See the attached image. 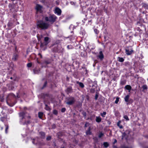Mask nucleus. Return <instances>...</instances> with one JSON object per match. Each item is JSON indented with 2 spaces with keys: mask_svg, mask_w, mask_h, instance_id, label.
<instances>
[{
  "mask_svg": "<svg viewBox=\"0 0 148 148\" xmlns=\"http://www.w3.org/2000/svg\"><path fill=\"white\" fill-rule=\"evenodd\" d=\"M40 38H38V42L40 44V47L42 50L45 51L47 48V45L50 42V38L48 37H45L44 38V41L41 40Z\"/></svg>",
  "mask_w": 148,
  "mask_h": 148,
  "instance_id": "f257e3e1",
  "label": "nucleus"
},
{
  "mask_svg": "<svg viewBox=\"0 0 148 148\" xmlns=\"http://www.w3.org/2000/svg\"><path fill=\"white\" fill-rule=\"evenodd\" d=\"M49 26V24L42 20L38 21L37 23V28L42 30H46L48 29Z\"/></svg>",
  "mask_w": 148,
  "mask_h": 148,
  "instance_id": "f03ea898",
  "label": "nucleus"
},
{
  "mask_svg": "<svg viewBox=\"0 0 148 148\" xmlns=\"http://www.w3.org/2000/svg\"><path fill=\"white\" fill-rule=\"evenodd\" d=\"M58 19L57 17L54 14H50L48 16H45V20L46 22H49L52 24L56 21Z\"/></svg>",
  "mask_w": 148,
  "mask_h": 148,
  "instance_id": "7ed1b4c3",
  "label": "nucleus"
},
{
  "mask_svg": "<svg viewBox=\"0 0 148 148\" xmlns=\"http://www.w3.org/2000/svg\"><path fill=\"white\" fill-rule=\"evenodd\" d=\"M53 61V60L50 58H45L41 61V64L47 65L50 64Z\"/></svg>",
  "mask_w": 148,
  "mask_h": 148,
  "instance_id": "20e7f679",
  "label": "nucleus"
},
{
  "mask_svg": "<svg viewBox=\"0 0 148 148\" xmlns=\"http://www.w3.org/2000/svg\"><path fill=\"white\" fill-rule=\"evenodd\" d=\"M66 104L69 105L73 104L75 101V100L74 97L72 96H69L66 98Z\"/></svg>",
  "mask_w": 148,
  "mask_h": 148,
  "instance_id": "39448f33",
  "label": "nucleus"
},
{
  "mask_svg": "<svg viewBox=\"0 0 148 148\" xmlns=\"http://www.w3.org/2000/svg\"><path fill=\"white\" fill-rule=\"evenodd\" d=\"M133 51L131 47H128L125 49V53L127 55H131Z\"/></svg>",
  "mask_w": 148,
  "mask_h": 148,
  "instance_id": "423d86ee",
  "label": "nucleus"
},
{
  "mask_svg": "<svg viewBox=\"0 0 148 148\" xmlns=\"http://www.w3.org/2000/svg\"><path fill=\"white\" fill-rule=\"evenodd\" d=\"M19 58L18 53L17 52H15L13 54L12 59L15 61H16Z\"/></svg>",
  "mask_w": 148,
  "mask_h": 148,
  "instance_id": "0eeeda50",
  "label": "nucleus"
},
{
  "mask_svg": "<svg viewBox=\"0 0 148 148\" xmlns=\"http://www.w3.org/2000/svg\"><path fill=\"white\" fill-rule=\"evenodd\" d=\"M89 86L90 87H95L97 88V82L96 81H95L94 82L90 80L89 82Z\"/></svg>",
  "mask_w": 148,
  "mask_h": 148,
  "instance_id": "6e6552de",
  "label": "nucleus"
},
{
  "mask_svg": "<svg viewBox=\"0 0 148 148\" xmlns=\"http://www.w3.org/2000/svg\"><path fill=\"white\" fill-rule=\"evenodd\" d=\"M62 11L58 7H56L55 9V13L56 14L60 16L61 15Z\"/></svg>",
  "mask_w": 148,
  "mask_h": 148,
  "instance_id": "1a4fd4ad",
  "label": "nucleus"
},
{
  "mask_svg": "<svg viewBox=\"0 0 148 148\" xmlns=\"http://www.w3.org/2000/svg\"><path fill=\"white\" fill-rule=\"evenodd\" d=\"M65 92L68 95L73 92V89L72 87L70 86L68 87L65 90Z\"/></svg>",
  "mask_w": 148,
  "mask_h": 148,
  "instance_id": "9d476101",
  "label": "nucleus"
},
{
  "mask_svg": "<svg viewBox=\"0 0 148 148\" xmlns=\"http://www.w3.org/2000/svg\"><path fill=\"white\" fill-rule=\"evenodd\" d=\"M92 130V128H91L90 126H89L87 130L86 131V135H92V132L91 131Z\"/></svg>",
  "mask_w": 148,
  "mask_h": 148,
  "instance_id": "9b49d317",
  "label": "nucleus"
},
{
  "mask_svg": "<svg viewBox=\"0 0 148 148\" xmlns=\"http://www.w3.org/2000/svg\"><path fill=\"white\" fill-rule=\"evenodd\" d=\"M8 7L10 10L12 11L15 8V5L14 4L10 3L9 4Z\"/></svg>",
  "mask_w": 148,
  "mask_h": 148,
  "instance_id": "f8f14e48",
  "label": "nucleus"
},
{
  "mask_svg": "<svg viewBox=\"0 0 148 148\" xmlns=\"http://www.w3.org/2000/svg\"><path fill=\"white\" fill-rule=\"evenodd\" d=\"M99 54V55L98 56V57L101 60H102L104 57L102 51H100Z\"/></svg>",
  "mask_w": 148,
  "mask_h": 148,
  "instance_id": "ddd939ff",
  "label": "nucleus"
},
{
  "mask_svg": "<svg viewBox=\"0 0 148 148\" xmlns=\"http://www.w3.org/2000/svg\"><path fill=\"white\" fill-rule=\"evenodd\" d=\"M39 135L40 136L41 138L44 139L45 138V133L43 132H39Z\"/></svg>",
  "mask_w": 148,
  "mask_h": 148,
  "instance_id": "4468645a",
  "label": "nucleus"
},
{
  "mask_svg": "<svg viewBox=\"0 0 148 148\" xmlns=\"http://www.w3.org/2000/svg\"><path fill=\"white\" fill-rule=\"evenodd\" d=\"M25 112H21L19 114L20 117H21V120L22 121L24 119H25Z\"/></svg>",
  "mask_w": 148,
  "mask_h": 148,
  "instance_id": "2eb2a0df",
  "label": "nucleus"
},
{
  "mask_svg": "<svg viewBox=\"0 0 148 148\" xmlns=\"http://www.w3.org/2000/svg\"><path fill=\"white\" fill-rule=\"evenodd\" d=\"M42 6L39 4H37L36 5V9L37 12L41 10Z\"/></svg>",
  "mask_w": 148,
  "mask_h": 148,
  "instance_id": "dca6fc26",
  "label": "nucleus"
},
{
  "mask_svg": "<svg viewBox=\"0 0 148 148\" xmlns=\"http://www.w3.org/2000/svg\"><path fill=\"white\" fill-rule=\"evenodd\" d=\"M125 89L128 90L129 91H130L132 89V87L130 85H127L125 86Z\"/></svg>",
  "mask_w": 148,
  "mask_h": 148,
  "instance_id": "f3484780",
  "label": "nucleus"
},
{
  "mask_svg": "<svg viewBox=\"0 0 148 148\" xmlns=\"http://www.w3.org/2000/svg\"><path fill=\"white\" fill-rule=\"evenodd\" d=\"M126 80L125 79H121L120 82V84L122 86L126 84Z\"/></svg>",
  "mask_w": 148,
  "mask_h": 148,
  "instance_id": "a211bd4d",
  "label": "nucleus"
},
{
  "mask_svg": "<svg viewBox=\"0 0 148 148\" xmlns=\"http://www.w3.org/2000/svg\"><path fill=\"white\" fill-rule=\"evenodd\" d=\"M33 71L34 74H37L40 72V69H37L36 68H35L33 69Z\"/></svg>",
  "mask_w": 148,
  "mask_h": 148,
  "instance_id": "6ab92c4d",
  "label": "nucleus"
},
{
  "mask_svg": "<svg viewBox=\"0 0 148 148\" xmlns=\"http://www.w3.org/2000/svg\"><path fill=\"white\" fill-rule=\"evenodd\" d=\"M142 7L144 8L145 9H148V4L143 3H142Z\"/></svg>",
  "mask_w": 148,
  "mask_h": 148,
  "instance_id": "aec40b11",
  "label": "nucleus"
},
{
  "mask_svg": "<svg viewBox=\"0 0 148 148\" xmlns=\"http://www.w3.org/2000/svg\"><path fill=\"white\" fill-rule=\"evenodd\" d=\"M77 84H78L81 88H83L84 87V86L83 83L81 82H79V81H77L76 82Z\"/></svg>",
  "mask_w": 148,
  "mask_h": 148,
  "instance_id": "412c9836",
  "label": "nucleus"
},
{
  "mask_svg": "<svg viewBox=\"0 0 148 148\" xmlns=\"http://www.w3.org/2000/svg\"><path fill=\"white\" fill-rule=\"evenodd\" d=\"M95 120L96 122L99 123L101 122V118L100 116H97Z\"/></svg>",
  "mask_w": 148,
  "mask_h": 148,
  "instance_id": "4be33fe9",
  "label": "nucleus"
},
{
  "mask_svg": "<svg viewBox=\"0 0 148 148\" xmlns=\"http://www.w3.org/2000/svg\"><path fill=\"white\" fill-rule=\"evenodd\" d=\"M125 65L127 67H129L131 66V63L128 61L126 62H124Z\"/></svg>",
  "mask_w": 148,
  "mask_h": 148,
  "instance_id": "5701e85b",
  "label": "nucleus"
},
{
  "mask_svg": "<svg viewBox=\"0 0 148 148\" xmlns=\"http://www.w3.org/2000/svg\"><path fill=\"white\" fill-rule=\"evenodd\" d=\"M82 69H84V71L83 73L84 74H85V75H87L88 71L87 70L86 67H82Z\"/></svg>",
  "mask_w": 148,
  "mask_h": 148,
  "instance_id": "b1692460",
  "label": "nucleus"
},
{
  "mask_svg": "<svg viewBox=\"0 0 148 148\" xmlns=\"http://www.w3.org/2000/svg\"><path fill=\"white\" fill-rule=\"evenodd\" d=\"M44 103L45 105V104L47 105V104H50V102L46 99H45L44 100Z\"/></svg>",
  "mask_w": 148,
  "mask_h": 148,
  "instance_id": "393cba45",
  "label": "nucleus"
},
{
  "mask_svg": "<svg viewBox=\"0 0 148 148\" xmlns=\"http://www.w3.org/2000/svg\"><path fill=\"white\" fill-rule=\"evenodd\" d=\"M30 123V121L29 120H28L27 121H25L24 122H22V124L23 125H27Z\"/></svg>",
  "mask_w": 148,
  "mask_h": 148,
  "instance_id": "a878e982",
  "label": "nucleus"
},
{
  "mask_svg": "<svg viewBox=\"0 0 148 148\" xmlns=\"http://www.w3.org/2000/svg\"><path fill=\"white\" fill-rule=\"evenodd\" d=\"M121 121H119L117 123V125L118 126L120 129H122L123 127V126L121 125H120V124L121 123Z\"/></svg>",
  "mask_w": 148,
  "mask_h": 148,
  "instance_id": "bb28decb",
  "label": "nucleus"
},
{
  "mask_svg": "<svg viewBox=\"0 0 148 148\" xmlns=\"http://www.w3.org/2000/svg\"><path fill=\"white\" fill-rule=\"evenodd\" d=\"M43 114L41 112H39L38 113V116L40 119H42Z\"/></svg>",
  "mask_w": 148,
  "mask_h": 148,
  "instance_id": "cd10ccee",
  "label": "nucleus"
},
{
  "mask_svg": "<svg viewBox=\"0 0 148 148\" xmlns=\"http://www.w3.org/2000/svg\"><path fill=\"white\" fill-rule=\"evenodd\" d=\"M130 97V95H127L124 98V100L125 102H128Z\"/></svg>",
  "mask_w": 148,
  "mask_h": 148,
  "instance_id": "c85d7f7f",
  "label": "nucleus"
},
{
  "mask_svg": "<svg viewBox=\"0 0 148 148\" xmlns=\"http://www.w3.org/2000/svg\"><path fill=\"white\" fill-rule=\"evenodd\" d=\"M118 60L119 62H123L124 61V59L123 58L119 57L118 58Z\"/></svg>",
  "mask_w": 148,
  "mask_h": 148,
  "instance_id": "c756f323",
  "label": "nucleus"
},
{
  "mask_svg": "<svg viewBox=\"0 0 148 148\" xmlns=\"http://www.w3.org/2000/svg\"><path fill=\"white\" fill-rule=\"evenodd\" d=\"M45 109L47 110L50 111L51 110L50 108L47 104H45Z\"/></svg>",
  "mask_w": 148,
  "mask_h": 148,
  "instance_id": "7c9ffc66",
  "label": "nucleus"
},
{
  "mask_svg": "<svg viewBox=\"0 0 148 148\" xmlns=\"http://www.w3.org/2000/svg\"><path fill=\"white\" fill-rule=\"evenodd\" d=\"M78 73L76 72H75L73 74V76L75 78H78Z\"/></svg>",
  "mask_w": 148,
  "mask_h": 148,
  "instance_id": "2f4dec72",
  "label": "nucleus"
},
{
  "mask_svg": "<svg viewBox=\"0 0 148 148\" xmlns=\"http://www.w3.org/2000/svg\"><path fill=\"white\" fill-rule=\"evenodd\" d=\"M5 125L6 127L5 130V132L6 134H7L8 132V131L9 129V126L8 125L6 124H5Z\"/></svg>",
  "mask_w": 148,
  "mask_h": 148,
  "instance_id": "473e14b6",
  "label": "nucleus"
},
{
  "mask_svg": "<svg viewBox=\"0 0 148 148\" xmlns=\"http://www.w3.org/2000/svg\"><path fill=\"white\" fill-rule=\"evenodd\" d=\"M127 136V134L125 132H123L122 133V139H123L125 138V137Z\"/></svg>",
  "mask_w": 148,
  "mask_h": 148,
  "instance_id": "72a5a7b5",
  "label": "nucleus"
},
{
  "mask_svg": "<svg viewBox=\"0 0 148 148\" xmlns=\"http://www.w3.org/2000/svg\"><path fill=\"white\" fill-rule=\"evenodd\" d=\"M85 32L84 30H81L80 32V34L81 35H82V36H83L85 34Z\"/></svg>",
  "mask_w": 148,
  "mask_h": 148,
  "instance_id": "f704fd0d",
  "label": "nucleus"
},
{
  "mask_svg": "<svg viewBox=\"0 0 148 148\" xmlns=\"http://www.w3.org/2000/svg\"><path fill=\"white\" fill-rule=\"evenodd\" d=\"M95 91V88H91L90 89V92L92 93H94Z\"/></svg>",
  "mask_w": 148,
  "mask_h": 148,
  "instance_id": "c9c22d12",
  "label": "nucleus"
},
{
  "mask_svg": "<svg viewBox=\"0 0 148 148\" xmlns=\"http://www.w3.org/2000/svg\"><path fill=\"white\" fill-rule=\"evenodd\" d=\"M104 136V134L102 132H101L99 133L98 135V137L99 138H101L103 136Z\"/></svg>",
  "mask_w": 148,
  "mask_h": 148,
  "instance_id": "e433bc0d",
  "label": "nucleus"
},
{
  "mask_svg": "<svg viewBox=\"0 0 148 148\" xmlns=\"http://www.w3.org/2000/svg\"><path fill=\"white\" fill-rule=\"evenodd\" d=\"M103 145L105 147L107 148L109 146V144L108 143L105 142L103 143Z\"/></svg>",
  "mask_w": 148,
  "mask_h": 148,
  "instance_id": "4c0bfd02",
  "label": "nucleus"
},
{
  "mask_svg": "<svg viewBox=\"0 0 148 148\" xmlns=\"http://www.w3.org/2000/svg\"><path fill=\"white\" fill-rule=\"evenodd\" d=\"M90 125V123L89 122H86L85 123L84 126V128L85 129L86 127Z\"/></svg>",
  "mask_w": 148,
  "mask_h": 148,
  "instance_id": "58836bf2",
  "label": "nucleus"
},
{
  "mask_svg": "<svg viewBox=\"0 0 148 148\" xmlns=\"http://www.w3.org/2000/svg\"><path fill=\"white\" fill-rule=\"evenodd\" d=\"M67 47L68 49H72L73 48V46L71 45H68Z\"/></svg>",
  "mask_w": 148,
  "mask_h": 148,
  "instance_id": "ea45409f",
  "label": "nucleus"
},
{
  "mask_svg": "<svg viewBox=\"0 0 148 148\" xmlns=\"http://www.w3.org/2000/svg\"><path fill=\"white\" fill-rule=\"evenodd\" d=\"M53 114L57 115L58 114V111L57 110L54 109L53 110Z\"/></svg>",
  "mask_w": 148,
  "mask_h": 148,
  "instance_id": "a19ab883",
  "label": "nucleus"
},
{
  "mask_svg": "<svg viewBox=\"0 0 148 148\" xmlns=\"http://www.w3.org/2000/svg\"><path fill=\"white\" fill-rule=\"evenodd\" d=\"M123 118L125 119L127 121L129 120V119L128 118V116L126 115H124L123 117Z\"/></svg>",
  "mask_w": 148,
  "mask_h": 148,
  "instance_id": "79ce46f5",
  "label": "nucleus"
},
{
  "mask_svg": "<svg viewBox=\"0 0 148 148\" xmlns=\"http://www.w3.org/2000/svg\"><path fill=\"white\" fill-rule=\"evenodd\" d=\"M106 112H103L102 113H101V115L103 117H105V115L106 114Z\"/></svg>",
  "mask_w": 148,
  "mask_h": 148,
  "instance_id": "37998d69",
  "label": "nucleus"
},
{
  "mask_svg": "<svg viewBox=\"0 0 148 148\" xmlns=\"http://www.w3.org/2000/svg\"><path fill=\"white\" fill-rule=\"evenodd\" d=\"M121 148H130L127 146H126L125 145H123L121 146Z\"/></svg>",
  "mask_w": 148,
  "mask_h": 148,
  "instance_id": "c03bdc74",
  "label": "nucleus"
},
{
  "mask_svg": "<svg viewBox=\"0 0 148 148\" xmlns=\"http://www.w3.org/2000/svg\"><path fill=\"white\" fill-rule=\"evenodd\" d=\"M47 81H46L44 83V84L42 88V89L44 88H45V87H46L47 85Z\"/></svg>",
  "mask_w": 148,
  "mask_h": 148,
  "instance_id": "a18cd8bd",
  "label": "nucleus"
},
{
  "mask_svg": "<svg viewBox=\"0 0 148 148\" xmlns=\"http://www.w3.org/2000/svg\"><path fill=\"white\" fill-rule=\"evenodd\" d=\"M94 31L95 33L96 34H98L99 32V31L97 30V29H94Z\"/></svg>",
  "mask_w": 148,
  "mask_h": 148,
  "instance_id": "49530a36",
  "label": "nucleus"
},
{
  "mask_svg": "<svg viewBox=\"0 0 148 148\" xmlns=\"http://www.w3.org/2000/svg\"><path fill=\"white\" fill-rule=\"evenodd\" d=\"M98 93L97 92L96 93V94L95 96V100H97L98 98Z\"/></svg>",
  "mask_w": 148,
  "mask_h": 148,
  "instance_id": "de8ad7c7",
  "label": "nucleus"
},
{
  "mask_svg": "<svg viewBox=\"0 0 148 148\" xmlns=\"http://www.w3.org/2000/svg\"><path fill=\"white\" fill-rule=\"evenodd\" d=\"M32 65L31 62L28 63L27 64V66L28 67L30 68L32 66Z\"/></svg>",
  "mask_w": 148,
  "mask_h": 148,
  "instance_id": "09e8293b",
  "label": "nucleus"
},
{
  "mask_svg": "<svg viewBox=\"0 0 148 148\" xmlns=\"http://www.w3.org/2000/svg\"><path fill=\"white\" fill-rule=\"evenodd\" d=\"M120 114V113L118 111H116L115 113V115L116 116H118Z\"/></svg>",
  "mask_w": 148,
  "mask_h": 148,
  "instance_id": "8fccbe9b",
  "label": "nucleus"
},
{
  "mask_svg": "<svg viewBox=\"0 0 148 148\" xmlns=\"http://www.w3.org/2000/svg\"><path fill=\"white\" fill-rule=\"evenodd\" d=\"M142 88L144 90L147 89V87L146 85H143L142 86Z\"/></svg>",
  "mask_w": 148,
  "mask_h": 148,
  "instance_id": "3c124183",
  "label": "nucleus"
},
{
  "mask_svg": "<svg viewBox=\"0 0 148 148\" xmlns=\"http://www.w3.org/2000/svg\"><path fill=\"white\" fill-rule=\"evenodd\" d=\"M119 97H117L116 98V100L115 101V103L117 104L118 103V102L119 101Z\"/></svg>",
  "mask_w": 148,
  "mask_h": 148,
  "instance_id": "603ef678",
  "label": "nucleus"
},
{
  "mask_svg": "<svg viewBox=\"0 0 148 148\" xmlns=\"http://www.w3.org/2000/svg\"><path fill=\"white\" fill-rule=\"evenodd\" d=\"M66 111V109L65 108H62L61 109V112H64Z\"/></svg>",
  "mask_w": 148,
  "mask_h": 148,
  "instance_id": "864d4df0",
  "label": "nucleus"
},
{
  "mask_svg": "<svg viewBox=\"0 0 148 148\" xmlns=\"http://www.w3.org/2000/svg\"><path fill=\"white\" fill-rule=\"evenodd\" d=\"M51 137L50 136H47L46 138V140L47 141H49L51 140Z\"/></svg>",
  "mask_w": 148,
  "mask_h": 148,
  "instance_id": "5fc2aeb1",
  "label": "nucleus"
},
{
  "mask_svg": "<svg viewBox=\"0 0 148 148\" xmlns=\"http://www.w3.org/2000/svg\"><path fill=\"white\" fill-rule=\"evenodd\" d=\"M82 114L84 117H86V112H83L82 113Z\"/></svg>",
  "mask_w": 148,
  "mask_h": 148,
  "instance_id": "6e6d98bb",
  "label": "nucleus"
},
{
  "mask_svg": "<svg viewBox=\"0 0 148 148\" xmlns=\"http://www.w3.org/2000/svg\"><path fill=\"white\" fill-rule=\"evenodd\" d=\"M4 99L3 97H0V101L1 102H3L4 101Z\"/></svg>",
  "mask_w": 148,
  "mask_h": 148,
  "instance_id": "4d7b16f0",
  "label": "nucleus"
},
{
  "mask_svg": "<svg viewBox=\"0 0 148 148\" xmlns=\"http://www.w3.org/2000/svg\"><path fill=\"white\" fill-rule=\"evenodd\" d=\"M44 96L45 97H47L49 98H50V95H49V94H44Z\"/></svg>",
  "mask_w": 148,
  "mask_h": 148,
  "instance_id": "13d9d810",
  "label": "nucleus"
},
{
  "mask_svg": "<svg viewBox=\"0 0 148 148\" xmlns=\"http://www.w3.org/2000/svg\"><path fill=\"white\" fill-rule=\"evenodd\" d=\"M35 139H33L32 140V143H33V144L36 145L37 143H36L35 142Z\"/></svg>",
  "mask_w": 148,
  "mask_h": 148,
  "instance_id": "bf43d9fd",
  "label": "nucleus"
},
{
  "mask_svg": "<svg viewBox=\"0 0 148 148\" xmlns=\"http://www.w3.org/2000/svg\"><path fill=\"white\" fill-rule=\"evenodd\" d=\"M38 55L39 56V57H40V58H42V54L41 53H38Z\"/></svg>",
  "mask_w": 148,
  "mask_h": 148,
  "instance_id": "052dcab7",
  "label": "nucleus"
},
{
  "mask_svg": "<svg viewBox=\"0 0 148 148\" xmlns=\"http://www.w3.org/2000/svg\"><path fill=\"white\" fill-rule=\"evenodd\" d=\"M36 62L37 63L39 64H41V62H40L38 60V58H37L36 60Z\"/></svg>",
  "mask_w": 148,
  "mask_h": 148,
  "instance_id": "680f3d73",
  "label": "nucleus"
},
{
  "mask_svg": "<svg viewBox=\"0 0 148 148\" xmlns=\"http://www.w3.org/2000/svg\"><path fill=\"white\" fill-rule=\"evenodd\" d=\"M52 128L53 129L56 128V125L55 124H53L52 125Z\"/></svg>",
  "mask_w": 148,
  "mask_h": 148,
  "instance_id": "e2e57ef3",
  "label": "nucleus"
},
{
  "mask_svg": "<svg viewBox=\"0 0 148 148\" xmlns=\"http://www.w3.org/2000/svg\"><path fill=\"white\" fill-rule=\"evenodd\" d=\"M4 120V117H1L0 118V120L2 122H3Z\"/></svg>",
  "mask_w": 148,
  "mask_h": 148,
  "instance_id": "0e129e2a",
  "label": "nucleus"
},
{
  "mask_svg": "<svg viewBox=\"0 0 148 148\" xmlns=\"http://www.w3.org/2000/svg\"><path fill=\"white\" fill-rule=\"evenodd\" d=\"M3 90L4 92L6 91L7 90V88L6 87H4L3 88Z\"/></svg>",
  "mask_w": 148,
  "mask_h": 148,
  "instance_id": "69168bd1",
  "label": "nucleus"
},
{
  "mask_svg": "<svg viewBox=\"0 0 148 148\" xmlns=\"http://www.w3.org/2000/svg\"><path fill=\"white\" fill-rule=\"evenodd\" d=\"M66 80L67 81L69 82V78L67 76L66 77Z\"/></svg>",
  "mask_w": 148,
  "mask_h": 148,
  "instance_id": "338daca9",
  "label": "nucleus"
},
{
  "mask_svg": "<svg viewBox=\"0 0 148 148\" xmlns=\"http://www.w3.org/2000/svg\"><path fill=\"white\" fill-rule=\"evenodd\" d=\"M117 141L116 140V139H115L114 141L113 142V144H114L116 143L117 142Z\"/></svg>",
  "mask_w": 148,
  "mask_h": 148,
  "instance_id": "774afa93",
  "label": "nucleus"
}]
</instances>
